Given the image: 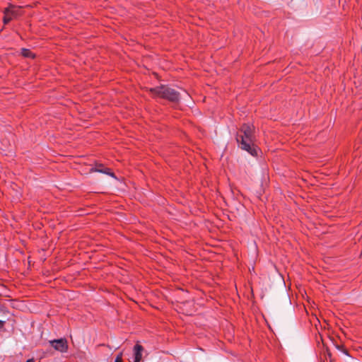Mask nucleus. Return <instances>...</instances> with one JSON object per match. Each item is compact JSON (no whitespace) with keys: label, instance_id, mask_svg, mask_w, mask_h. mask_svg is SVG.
<instances>
[{"label":"nucleus","instance_id":"nucleus-11","mask_svg":"<svg viewBox=\"0 0 362 362\" xmlns=\"http://www.w3.org/2000/svg\"><path fill=\"white\" fill-rule=\"evenodd\" d=\"M361 256H362V251H361Z\"/></svg>","mask_w":362,"mask_h":362},{"label":"nucleus","instance_id":"nucleus-9","mask_svg":"<svg viewBox=\"0 0 362 362\" xmlns=\"http://www.w3.org/2000/svg\"><path fill=\"white\" fill-rule=\"evenodd\" d=\"M4 325H5V321L0 320V330H1L4 328Z\"/></svg>","mask_w":362,"mask_h":362},{"label":"nucleus","instance_id":"nucleus-3","mask_svg":"<svg viewBox=\"0 0 362 362\" xmlns=\"http://www.w3.org/2000/svg\"><path fill=\"white\" fill-rule=\"evenodd\" d=\"M4 23L7 24L11 20L16 18L21 15V8L20 7L11 5L4 10Z\"/></svg>","mask_w":362,"mask_h":362},{"label":"nucleus","instance_id":"nucleus-1","mask_svg":"<svg viewBox=\"0 0 362 362\" xmlns=\"http://www.w3.org/2000/svg\"><path fill=\"white\" fill-rule=\"evenodd\" d=\"M236 141L238 146L252 156H257L258 154V148L255 144L254 127L248 124H243L240 127Z\"/></svg>","mask_w":362,"mask_h":362},{"label":"nucleus","instance_id":"nucleus-6","mask_svg":"<svg viewBox=\"0 0 362 362\" xmlns=\"http://www.w3.org/2000/svg\"><path fill=\"white\" fill-rule=\"evenodd\" d=\"M144 348L141 345L136 344L134 347V362H140L142 358Z\"/></svg>","mask_w":362,"mask_h":362},{"label":"nucleus","instance_id":"nucleus-2","mask_svg":"<svg viewBox=\"0 0 362 362\" xmlns=\"http://www.w3.org/2000/svg\"><path fill=\"white\" fill-rule=\"evenodd\" d=\"M151 92L156 97L167 99L172 102L179 100V93L173 88L165 86H160L151 89Z\"/></svg>","mask_w":362,"mask_h":362},{"label":"nucleus","instance_id":"nucleus-7","mask_svg":"<svg viewBox=\"0 0 362 362\" xmlns=\"http://www.w3.org/2000/svg\"><path fill=\"white\" fill-rule=\"evenodd\" d=\"M21 54L23 57H28V58H34L35 54L28 49H21Z\"/></svg>","mask_w":362,"mask_h":362},{"label":"nucleus","instance_id":"nucleus-10","mask_svg":"<svg viewBox=\"0 0 362 362\" xmlns=\"http://www.w3.org/2000/svg\"><path fill=\"white\" fill-rule=\"evenodd\" d=\"M26 362H35L34 358H30L26 361Z\"/></svg>","mask_w":362,"mask_h":362},{"label":"nucleus","instance_id":"nucleus-8","mask_svg":"<svg viewBox=\"0 0 362 362\" xmlns=\"http://www.w3.org/2000/svg\"><path fill=\"white\" fill-rule=\"evenodd\" d=\"M122 354H120L119 355H118V356L116 357L115 362H122Z\"/></svg>","mask_w":362,"mask_h":362},{"label":"nucleus","instance_id":"nucleus-4","mask_svg":"<svg viewBox=\"0 0 362 362\" xmlns=\"http://www.w3.org/2000/svg\"><path fill=\"white\" fill-rule=\"evenodd\" d=\"M52 346L60 352H66L68 349L67 341L66 339H54L49 341Z\"/></svg>","mask_w":362,"mask_h":362},{"label":"nucleus","instance_id":"nucleus-5","mask_svg":"<svg viewBox=\"0 0 362 362\" xmlns=\"http://www.w3.org/2000/svg\"><path fill=\"white\" fill-rule=\"evenodd\" d=\"M92 171L101 173L114 177V173L108 168H105L103 164H96L94 168L91 169Z\"/></svg>","mask_w":362,"mask_h":362}]
</instances>
